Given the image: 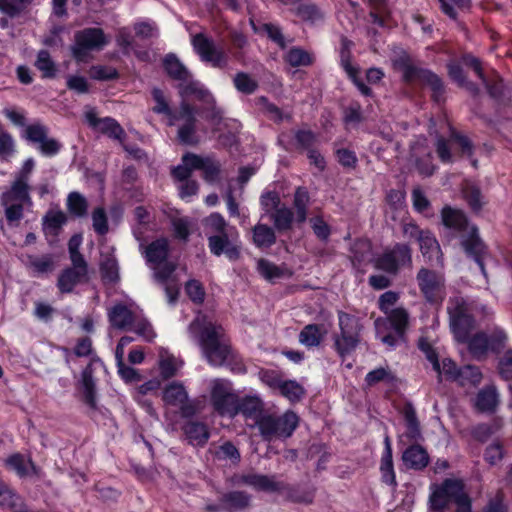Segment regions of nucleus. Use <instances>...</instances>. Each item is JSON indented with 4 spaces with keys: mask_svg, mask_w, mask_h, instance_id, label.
<instances>
[{
    "mask_svg": "<svg viewBox=\"0 0 512 512\" xmlns=\"http://www.w3.org/2000/svg\"><path fill=\"white\" fill-rule=\"evenodd\" d=\"M210 252L215 256L225 254L232 261L241 255L240 236L234 226H230L225 218L217 212L211 213L203 220Z\"/></svg>",
    "mask_w": 512,
    "mask_h": 512,
    "instance_id": "1",
    "label": "nucleus"
},
{
    "mask_svg": "<svg viewBox=\"0 0 512 512\" xmlns=\"http://www.w3.org/2000/svg\"><path fill=\"white\" fill-rule=\"evenodd\" d=\"M442 223L445 227L461 233V246L465 253L472 257L479 265L481 272L486 276L483 259L487 253L486 246L479 237L478 229L471 226L465 214L450 206H445L441 211Z\"/></svg>",
    "mask_w": 512,
    "mask_h": 512,
    "instance_id": "2",
    "label": "nucleus"
},
{
    "mask_svg": "<svg viewBox=\"0 0 512 512\" xmlns=\"http://www.w3.org/2000/svg\"><path fill=\"white\" fill-rule=\"evenodd\" d=\"M199 344L207 361L213 366H222L232 351L221 326L208 323L201 331Z\"/></svg>",
    "mask_w": 512,
    "mask_h": 512,
    "instance_id": "3",
    "label": "nucleus"
},
{
    "mask_svg": "<svg viewBox=\"0 0 512 512\" xmlns=\"http://www.w3.org/2000/svg\"><path fill=\"white\" fill-rule=\"evenodd\" d=\"M1 204L10 226H18L24 217V210L32 207L29 183L15 179L10 187L1 195Z\"/></svg>",
    "mask_w": 512,
    "mask_h": 512,
    "instance_id": "4",
    "label": "nucleus"
},
{
    "mask_svg": "<svg viewBox=\"0 0 512 512\" xmlns=\"http://www.w3.org/2000/svg\"><path fill=\"white\" fill-rule=\"evenodd\" d=\"M339 332L333 336L334 349L341 358L351 354L360 343L362 325L360 319L354 315L338 312Z\"/></svg>",
    "mask_w": 512,
    "mask_h": 512,
    "instance_id": "5",
    "label": "nucleus"
},
{
    "mask_svg": "<svg viewBox=\"0 0 512 512\" xmlns=\"http://www.w3.org/2000/svg\"><path fill=\"white\" fill-rule=\"evenodd\" d=\"M256 426L265 441H271L275 438H288L298 426V417L292 411H287L281 416L264 413L259 418Z\"/></svg>",
    "mask_w": 512,
    "mask_h": 512,
    "instance_id": "6",
    "label": "nucleus"
},
{
    "mask_svg": "<svg viewBox=\"0 0 512 512\" xmlns=\"http://www.w3.org/2000/svg\"><path fill=\"white\" fill-rule=\"evenodd\" d=\"M447 312L455 339L459 343H466L475 328V320L469 314L464 298L461 296L451 297L448 301Z\"/></svg>",
    "mask_w": 512,
    "mask_h": 512,
    "instance_id": "7",
    "label": "nucleus"
},
{
    "mask_svg": "<svg viewBox=\"0 0 512 512\" xmlns=\"http://www.w3.org/2000/svg\"><path fill=\"white\" fill-rule=\"evenodd\" d=\"M411 265L412 251L404 243H396L392 247L385 248L373 261L375 269L393 276L397 275L402 268L410 267Z\"/></svg>",
    "mask_w": 512,
    "mask_h": 512,
    "instance_id": "8",
    "label": "nucleus"
},
{
    "mask_svg": "<svg viewBox=\"0 0 512 512\" xmlns=\"http://www.w3.org/2000/svg\"><path fill=\"white\" fill-rule=\"evenodd\" d=\"M162 400L166 406L177 408L183 418L193 417L200 412V401L190 399L185 386L173 381L163 389Z\"/></svg>",
    "mask_w": 512,
    "mask_h": 512,
    "instance_id": "9",
    "label": "nucleus"
},
{
    "mask_svg": "<svg viewBox=\"0 0 512 512\" xmlns=\"http://www.w3.org/2000/svg\"><path fill=\"white\" fill-rule=\"evenodd\" d=\"M238 398L230 382L223 379H214L211 382L210 402L218 415L230 418L236 416Z\"/></svg>",
    "mask_w": 512,
    "mask_h": 512,
    "instance_id": "10",
    "label": "nucleus"
},
{
    "mask_svg": "<svg viewBox=\"0 0 512 512\" xmlns=\"http://www.w3.org/2000/svg\"><path fill=\"white\" fill-rule=\"evenodd\" d=\"M418 287L426 301L432 304L441 303L446 296L445 278L442 274L422 267L417 275Z\"/></svg>",
    "mask_w": 512,
    "mask_h": 512,
    "instance_id": "11",
    "label": "nucleus"
},
{
    "mask_svg": "<svg viewBox=\"0 0 512 512\" xmlns=\"http://www.w3.org/2000/svg\"><path fill=\"white\" fill-rule=\"evenodd\" d=\"M191 43L203 62L219 69H224L228 66L229 58L226 52L221 48H217L214 40L204 33L193 35Z\"/></svg>",
    "mask_w": 512,
    "mask_h": 512,
    "instance_id": "12",
    "label": "nucleus"
},
{
    "mask_svg": "<svg viewBox=\"0 0 512 512\" xmlns=\"http://www.w3.org/2000/svg\"><path fill=\"white\" fill-rule=\"evenodd\" d=\"M175 117L178 125V140L185 145H196L199 142L197 132V118L194 107L187 101H181Z\"/></svg>",
    "mask_w": 512,
    "mask_h": 512,
    "instance_id": "13",
    "label": "nucleus"
},
{
    "mask_svg": "<svg viewBox=\"0 0 512 512\" xmlns=\"http://www.w3.org/2000/svg\"><path fill=\"white\" fill-rule=\"evenodd\" d=\"M403 79L408 82H419L427 85L432 91V99L439 103L444 99L445 87L441 78L430 70L412 64L403 65Z\"/></svg>",
    "mask_w": 512,
    "mask_h": 512,
    "instance_id": "14",
    "label": "nucleus"
},
{
    "mask_svg": "<svg viewBox=\"0 0 512 512\" xmlns=\"http://www.w3.org/2000/svg\"><path fill=\"white\" fill-rule=\"evenodd\" d=\"M403 234L405 237L415 239L419 243L422 255L429 261H441L442 252L440 245L430 231L421 230L414 223H406L403 225Z\"/></svg>",
    "mask_w": 512,
    "mask_h": 512,
    "instance_id": "15",
    "label": "nucleus"
},
{
    "mask_svg": "<svg viewBox=\"0 0 512 512\" xmlns=\"http://www.w3.org/2000/svg\"><path fill=\"white\" fill-rule=\"evenodd\" d=\"M107 43L105 34L100 28H86L75 34V45L72 47L73 57L84 61L88 51L101 49Z\"/></svg>",
    "mask_w": 512,
    "mask_h": 512,
    "instance_id": "16",
    "label": "nucleus"
},
{
    "mask_svg": "<svg viewBox=\"0 0 512 512\" xmlns=\"http://www.w3.org/2000/svg\"><path fill=\"white\" fill-rule=\"evenodd\" d=\"M463 482L456 479H446L430 495V507L436 512L444 510L450 502H453L460 492Z\"/></svg>",
    "mask_w": 512,
    "mask_h": 512,
    "instance_id": "17",
    "label": "nucleus"
},
{
    "mask_svg": "<svg viewBox=\"0 0 512 512\" xmlns=\"http://www.w3.org/2000/svg\"><path fill=\"white\" fill-rule=\"evenodd\" d=\"M85 118L90 127L110 138L122 141L125 137L124 129L113 118H99L94 110L87 111Z\"/></svg>",
    "mask_w": 512,
    "mask_h": 512,
    "instance_id": "18",
    "label": "nucleus"
},
{
    "mask_svg": "<svg viewBox=\"0 0 512 512\" xmlns=\"http://www.w3.org/2000/svg\"><path fill=\"white\" fill-rule=\"evenodd\" d=\"M182 160L192 168L196 170H202L203 178L205 181L213 183L218 180L221 171V165L213 158L200 157L196 154L188 153L183 156Z\"/></svg>",
    "mask_w": 512,
    "mask_h": 512,
    "instance_id": "19",
    "label": "nucleus"
},
{
    "mask_svg": "<svg viewBox=\"0 0 512 512\" xmlns=\"http://www.w3.org/2000/svg\"><path fill=\"white\" fill-rule=\"evenodd\" d=\"M241 482L256 490L265 492H282L284 482L278 481L276 475L249 473L241 477Z\"/></svg>",
    "mask_w": 512,
    "mask_h": 512,
    "instance_id": "20",
    "label": "nucleus"
},
{
    "mask_svg": "<svg viewBox=\"0 0 512 512\" xmlns=\"http://www.w3.org/2000/svg\"><path fill=\"white\" fill-rule=\"evenodd\" d=\"M115 248L108 247L100 255V272L103 281L115 283L119 280V265L114 255Z\"/></svg>",
    "mask_w": 512,
    "mask_h": 512,
    "instance_id": "21",
    "label": "nucleus"
},
{
    "mask_svg": "<svg viewBox=\"0 0 512 512\" xmlns=\"http://www.w3.org/2000/svg\"><path fill=\"white\" fill-rule=\"evenodd\" d=\"M179 93L182 97L194 96L205 104H214L215 102L212 93L199 81L193 80L192 77L179 84Z\"/></svg>",
    "mask_w": 512,
    "mask_h": 512,
    "instance_id": "22",
    "label": "nucleus"
},
{
    "mask_svg": "<svg viewBox=\"0 0 512 512\" xmlns=\"http://www.w3.org/2000/svg\"><path fill=\"white\" fill-rule=\"evenodd\" d=\"M405 466L413 470H422L429 464V455L420 445L414 444L408 447L402 455Z\"/></svg>",
    "mask_w": 512,
    "mask_h": 512,
    "instance_id": "23",
    "label": "nucleus"
},
{
    "mask_svg": "<svg viewBox=\"0 0 512 512\" xmlns=\"http://www.w3.org/2000/svg\"><path fill=\"white\" fill-rule=\"evenodd\" d=\"M251 496L244 491H232L221 497V507L227 512H242L250 506Z\"/></svg>",
    "mask_w": 512,
    "mask_h": 512,
    "instance_id": "24",
    "label": "nucleus"
},
{
    "mask_svg": "<svg viewBox=\"0 0 512 512\" xmlns=\"http://www.w3.org/2000/svg\"><path fill=\"white\" fill-rule=\"evenodd\" d=\"M411 149L419 173L424 176H431L435 171V166L432 163V155L427 151L424 141L416 142Z\"/></svg>",
    "mask_w": 512,
    "mask_h": 512,
    "instance_id": "25",
    "label": "nucleus"
},
{
    "mask_svg": "<svg viewBox=\"0 0 512 512\" xmlns=\"http://www.w3.org/2000/svg\"><path fill=\"white\" fill-rule=\"evenodd\" d=\"M169 254V243L166 238H159L152 241L144 249V256L151 265H160L167 260Z\"/></svg>",
    "mask_w": 512,
    "mask_h": 512,
    "instance_id": "26",
    "label": "nucleus"
},
{
    "mask_svg": "<svg viewBox=\"0 0 512 512\" xmlns=\"http://www.w3.org/2000/svg\"><path fill=\"white\" fill-rule=\"evenodd\" d=\"M327 330L324 325L308 324L299 333V342L307 348L318 347L324 340Z\"/></svg>",
    "mask_w": 512,
    "mask_h": 512,
    "instance_id": "27",
    "label": "nucleus"
},
{
    "mask_svg": "<svg viewBox=\"0 0 512 512\" xmlns=\"http://www.w3.org/2000/svg\"><path fill=\"white\" fill-rule=\"evenodd\" d=\"M134 313L124 304H115L108 311V319L116 329L124 330L134 322Z\"/></svg>",
    "mask_w": 512,
    "mask_h": 512,
    "instance_id": "28",
    "label": "nucleus"
},
{
    "mask_svg": "<svg viewBox=\"0 0 512 512\" xmlns=\"http://www.w3.org/2000/svg\"><path fill=\"white\" fill-rule=\"evenodd\" d=\"M242 414L246 419H251L258 423L260 417L264 415L263 403L258 397L238 398L237 414Z\"/></svg>",
    "mask_w": 512,
    "mask_h": 512,
    "instance_id": "29",
    "label": "nucleus"
},
{
    "mask_svg": "<svg viewBox=\"0 0 512 512\" xmlns=\"http://www.w3.org/2000/svg\"><path fill=\"white\" fill-rule=\"evenodd\" d=\"M380 471L382 481L384 483L396 486V478L392 460V446L389 436H385L384 438V452L381 458Z\"/></svg>",
    "mask_w": 512,
    "mask_h": 512,
    "instance_id": "30",
    "label": "nucleus"
},
{
    "mask_svg": "<svg viewBox=\"0 0 512 512\" xmlns=\"http://www.w3.org/2000/svg\"><path fill=\"white\" fill-rule=\"evenodd\" d=\"M276 239L275 228L267 224L258 223L252 228V241L257 248H270L276 243Z\"/></svg>",
    "mask_w": 512,
    "mask_h": 512,
    "instance_id": "31",
    "label": "nucleus"
},
{
    "mask_svg": "<svg viewBox=\"0 0 512 512\" xmlns=\"http://www.w3.org/2000/svg\"><path fill=\"white\" fill-rule=\"evenodd\" d=\"M309 204L310 195L307 189L304 187L296 188L293 197V212L297 224H303L307 220Z\"/></svg>",
    "mask_w": 512,
    "mask_h": 512,
    "instance_id": "32",
    "label": "nucleus"
},
{
    "mask_svg": "<svg viewBox=\"0 0 512 512\" xmlns=\"http://www.w3.org/2000/svg\"><path fill=\"white\" fill-rule=\"evenodd\" d=\"M0 507L8 508L12 512H25L26 507L22 498L7 484L0 480Z\"/></svg>",
    "mask_w": 512,
    "mask_h": 512,
    "instance_id": "33",
    "label": "nucleus"
},
{
    "mask_svg": "<svg viewBox=\"0 0 512 512\" xmlns=\"http://www.w3.org/2000/svg\"><path fill=\"white\" fill-rule=\"evenodd\" d=\"M183 431L192 445H204L209 439V431L207 426L198 421H188L183 426Z\"/></svg>",
    "mask_w": 512,
    "mask_h": 512,
    "instance_id": "34",
    "label": "nucleus"
},
{
    "mask_svg": "<svg viewBox=\"0 0 512 512\" xmlns=\"http://www.w3.org/2000/svg\"><path fill=\"white\" fill-rule=\"evenodd\" d=\"M164 69L174 80L183 83L191 78V73L174 54H168L163 60Z\"/></svg>",
    "mask_w": 512,
    "mask_h": 512,
    "instance_id": "35",
    "label": "nucleus"
},
{
    "mask_svg": "<svg viewBox=\"0 0 512 512\" xmlns=\"http://www.w3.org/2000/svg\"><path fill=\"white\" fill-rule=\"evenodd\" d=\"M499 403L498 393L494 386H486L481 389L476 397V408L481 412L492 413Z\"/></svg>",
    "mask_w": 512,
    "mask_h": 512,
    "instance_id": "36",
    "label": "nucleus"
},
{
    "mask_svg": "<svg viewBox=\"0 0 512 512\" xmlns=\"http://www.w3.org/2000/svg\"><path fill=\"white\" fill-rule=\"evenodd\" d=\"M281 494L285 495L286 500L298 504H312L314 501V489H301L298 486H291L284 482V488Z\"/></svg>",
    "mask_w": 512,
    "mask_h": 512,
    "instance_id": "37",
    "label": "nucleus"
},
{
    "mask_svg": "<svg viewBox=\"0 0 512 512\" xmlns=\"http://www.w3.org/2000/svg\"><path fill=\"white\" fill-rule=\"evenodd\" d=\"M86 276L87 274L84 272L67 268L59 275L57 286L62 293H70Z\"/></svg>",
    "mask_w": 512,
    "mask_h": 512,
    "instance_id": "38",
    "label": "nucleus"
},
{
    "mask_svg": "<svg viewBox=\"0 0 512 512\" xmlns=\"http://www.w3.org/2000/svg\"><path fill=\"white\" fill-rule=\"evenodd\" d=\"M270 219L274 224V228L279 232L288 231L292 228L295 221V215L291 208L281 205L275 212L270 215Z\"/></svg>",
    "mask_w": 512,
    "mask_h": 512,
    "instance_id": "39",
    "label": "nucleus"
},
{
    "mask_svg": "<svg viewBox=\"0 0 512 512\" xmlns=\"http://www.w3.org/2000/svg\"><path fill=\"white\" fill-rule=\"evenodd\" d=\"M483 379V374L479 367L466 365L460 368L456 382L462 387H476Z\"/></svg>",
    "mask_w": 512,
    "mask_h": 512,
    "instance_id": "40",
    "label": "nucleus"
},
{
    "mask_svg": "<svg viewBox=\"0 0 512 512\" xmlns=\"http://www.w3.org/2000/svg\"><path fill=\"white\" fill-rule=\"evenodd\" d=\"M466 343H468L469 352L475 359L481 360L487 356V353L489 352V344L488 335L486 333H476L471 338L469 337Z\"/></svg>",
    "mask_w": 512,
    "mask_h": 512,
    "instance_id": "41",
    "label": "nucleus"
},
{
    "mask_svg": "<svg viewBox=\"0 0 512 512\" xmlns=\"http://www.w3.org/2000/svg\"><path fill=\"white\" fill-rule=\"evenodd\" d=\"M152 97L155 101V106L152 108L153 112L156 114H163L168 118V125H175V115L177 112H174L169 105L164 93L162 90L158 88H154L152 90Z\"/></svg>",
    "mask_w": 512,
    "mask_h": 512,
    "instance_id": "42",
    "label": "nucleus"
},
{
    "mask_svg": "<svg viewBox=\"0 0 512 512\" xmlns=\"http://www.w3.org/2000/svg\"><path fill=\"white\" fill-rule=\"evenodd\" d=\"M387 315V320L394 329L395 333L402 337L408 327L409 314L403 307L394 308Z\"/></svg>",
    "mask_w": 512,
    "mask_h": 512,
    "instance_id": "43",
    "label": "nucleus"
},
{
    "mask_svg": "<svg viewBox=\"0 0 512 512\" xmlns=\"http://www.w3.org/2000/svg\"><path fill=\"white\" fill-rule=\"evenodd\" d=\"M318 141L317 135L310 129H298L294 131V147L301 152L315 148Z\"/></svg>",
    "mask_w": 512,
    "mask_h": 512,
    "instance_id": "44",
    "label": "nucleus"
},
{
    "mask_svg": "<svg viewBox=\"0 0 512 512\" xmlns=\"http://www.w3.org/2000/svg\"><path fill=\"white\" fill-rule=\"evenodd\" d=\"M27 266L37 275L49 273L54 270V259L49 254L42 256L29 255Z\"/></svg>",
    "mask_w": 512,
    "mask_h": 512,
    "instance_id": "45",
    "label": "nucleus"
},
{
    "mask_svg": "<svg viewBox=\"0 0 512 512\" xmlns=\"http://www.w3.org/2000/svg\"><path fill=\"white\" fill-rule=\"evenodd\" d=\"M402 413L406 422L407 437L412 440H417L421 436V429L415 408L412 404L408 403L404 406Z\"/></svg>",
    "mask_w": 512,
    "mask_h": 512,
    "instance_id": "46",
    "label": "nucleus"
},
{
    "mask_svg": "<svg viewBox=\"0 0 512 512\" xmlns=\"http://www.w3.org/2000/svg\"><path fill=\"white\" fill-rule=\"evenodd\" d=\"M81 385L83 389L85 402L91 406L95 404V382L93 379V368L92 364H88L87 367L81 373Z\"/></svg>",
    "mask_w": 512,
    "mask_h": 512,
    "instance_id": "47",
    "label": "nucleus"
},
{
    "mask_svg": "<svg viewBox=\"0 0 512 512\" xmlns=\"http://www.w3.org/2000/svg\"><path fill=\"white\" fill-rule=\"evenodd\" d=\"M35 67L42 73L43 78H54L56 76V64L47 50H40L37 54Z\"/></svg>",
    "mask_w": 512,
    "mask_h": 512,
    "instance_id": "48",
    "label": "nucleus"
},
{
    "mask_svg": "<svg viewBox=\"0 0 512 512\" xmlns=\"http://www.w3.org/2000/svg\"><path fill=\"white\" fill-rule=\"evenodd\" d=\"M233 84L237 91L251 95L258 89V82L246 72H238L233 78Z\"/></svg>",
    "mask_w": 512,
    "mask_h": 512,
    "instance_id": "49",
    "label": "nucleus"
},
{
    "mask_svg": "<svg viewBox=\"0 0 512 512\" xmlns=\"http://www.w3.org/2000/svg\"><path fill=\"white\" fill-rule=\"evenodd\" d=\"M182 362L167 352L160 353L159 367L163 378L173 377L180 368Z\"/></svg>",
    "mask_w": 512,
    "mask_h": 512,
    "instance_id": "50",
    "label": "nucleus"
},
{
    "mask_svg": "<svg viewBox=\"0 0 512 512\" xmlns=\"http://www.w3.org/2000/svg\"><path fill=\"white\" fill-rule=\"evenodd\" d=\"M258 101L262 105L265 115L275 123H281L284 120H291V115L289 113H284L278 106L270 103L266 97L262 96Z\"/></svg>",
    "mask_w": 512,
    "mask_h": 512,
    "instance_id": "51",
    "label": "nucleus"
},
{
    "mask_svg": "<svg viewBox=\"0 0 512 512\" xmlns=\"http://www.w3.org/2000/svg\"><path fill=\"white\" fill-rule=\"evenodd\" d=\"M68 210L76 217H83L87 214L88 202L86 198L78 192H71L67 198Z\"/></svg>",
    "mask_w": 512,
    "mask_h": 512,
    "instance_id": "52",
    "label": "nucleus"
},
{
    "mask_svg": "<svg viewBox=\"0 0 512 512\" xmlns=\"http://www.w3.org/2000/svg\"><path fill=\"white\" fill-rule=\"evenodd\" d=\"M154 278L159 284L176 281L174 272L176 265L173 262L164 261L160 265H154Z\"/></svg>",
    "mask_w": 512,
    "mask_h": 512,
    "instance_id": "53",
    "label": "nucleus"
},
{
    "mask_svg": "<svg viewBox=\"0 0 512 512\" xmlns=\"http://www.w3.org/2000/svg\"><path fill=\"white\" fill-rule=\"evenodd\" d=\"M279 392L291 402L299 401L304 393V388L294 380L282 381Z\"/></svg>",
    "mask_w": 512,
    "mask_h": 512,
    "instance_id": "54",
    "label": "nucleus"
},
{
    "mask_svg": "<svg viewBox=\"0 0 512 512\" xmlns=\"http://www.w3.org/2000/svg\"><path fill=\"white\" fill-rule=\"evenodd\" d=\"M371 244L366 240H357L351 247L353 264L360 265L365 262L371 254Z\"/></svg>",
    "mask_w": 512,
    "mask_h": 512,
    "instance_id": "55",
    "label": "nucleus"
},
{
    "mask_svg": "<svg viewBox=\"0 0 512 512\" xmlns=\"http://www.w3.org/2000/svg\"><path fill=\"white\" fill-rule=\"evenodd\" d=\"M130 326L132 331L147 342H151L156 337V333L151 323L145 318L135 317L134 322H132Z\"/></svg>",
    "mask_w": 512,
    "mask_h": 512,
    "instance_id": "56",
    "label": "nucleus"
},
{
    "mask_svg": "<svg viewBox=\"0 0 512 512\" xmlns=\"http://www.w3.org/2000/svg\"><path fill=\"white\" fill-rule=\"evenodd\" d=\"M394 381H395V376L393 375L391 370L388 368H383V367H380V368L370 371L369 373H367V375L365 377V382H366L367 386H370V387L374 386L380 382L392 383Z\"/></svg>",
    "mask_w": 512,
    "mask_h": 512,
    "instance_id": "57",
    "label": "nucleus"
},
{
    "mask_svg": "<svg viewBox=\"0 0 512 512\" xmlns=\"http://www.w3.org/2000/svg\"><path fill=\"white\" fill-rule=\"evenodd\" d=\"M451 136L449 139L444 138L443 136H437L435 142V150L438 158L442 163H452L454 161V155L451 151Z\"/></svg>",
    "mask_w": 512,
    "mask_h": 512,
    "instance_id": "58",
    "label": "nucleus"
},
{
    "mask_svg": "<svg viewBox=\"0 0 512 512\" xmlns=\"http://www.w3.org/2000/svg\"><path fill=\"white\" fill-rule=\"evenodd\" d=\"M286 61L292 67L308 66L312 63V56L300 48H292L286 55Z\"/></svg>",
    "mask_w": 512,
    "mask_h": 512,
    "instance_id": "59",
    "label": "nucleus"
},
{
    "mask_svg": "<svg viewBox=\"0 0 512 512\" xmlns=\"http://www.w3.org/2000/svg\"><path fill=\"white\" fill-rule=\"evenodd\" d=\"M92 226L94 231L103 236L108 233L109 225L107 214L102 207L95 208L92 212Z\"/></svg>",
    "mask_w": 512,
    "mask_h": 512,
    "instance_id": "60",
    "label": "nucleus"
},
{
    "mask_svg": "<svg viewBox=\"0 0 512 512\" xmlns=\"http://www.w3.org/2000/svg\"><path fill=\"white\" fill-rule=\"evenodd\" d=\"M66 221L67 217L64 212H49L44 218L45 229L53 234H57Z\"/></svg>",
    "mask_w": 512,
    "mask_h": 512,
    "instance_id": "61",
    "label": "nucleus"
},
{
    "mask_svg": "<svg viewBox=\"0 0 512 512\" xmlns=\"http://www.w3.org/2000/svg\"><path fill=\"white\" fill-rule=\"evenodd\" d=\"M508 337L504 330L495 328L488 335L489 351L499 353L507 344Z\"/></svg>",
    "mask_w": 512,
    "mask_h": 512,
    "instance_id": "62",
    "label": "nucleus"
},
{
    "mask_svg": "<svg viewBox=\"0 0 512 512\" xmlns=\"http://www.w3.org/2000/svg\"><path fill=\"white\" fill-rule=\"evenodd\" d=\"M260 204L265 213L271 215L281 206V199L277 192L268 191L261 195Z\"/></svg>",
    "mask_w": 512,
    "mask_h": 512,
    "instance_id": "63",
    "label": "nucleus"
},
{
    "mask_svg": "<svg viewBox=\"0 0 512 512\" xmlns=\"http://www.w3.org/2000/svg\"><path fill=\"white\" fill-rule=\"evenodd\" d=\"M499 374L505 380L512 379V349L507 350L499 360Z\"/></svg>",
    "mask_w": 512,
    "mask_h": 512,
    "instance_id": "64",
    "label": "nucleus"
}]
</instances>
